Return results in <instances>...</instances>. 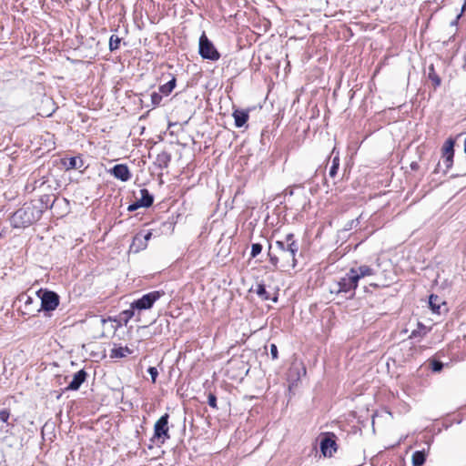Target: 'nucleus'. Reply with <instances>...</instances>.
<instances>
[{"label": "nucleus", "mask_w": 466, "mask_h": 466, "mask_svg": "<svg viewBox=\"0 0 466 466\" xmlns=\"http://www.w3.org/2000/svg\"><path fill=\"white\" fill-rule=\"evenodd\" d=\"M298 252L299 243L295 239L294 234L289 233L284 239L269 244L268 255L274 268L279 265L281 269L286 271L293 269L297 266Z\"/></svg>", "instance_id": "nucleus-1"}, {"label": "nucleus", "mask_w": 466, "mask_h": 466, "mask_svg": "<svg viewBox=\"0 0 466 466\" xmlns=\"http://www.w3.org/2000/svg\"><path fill=\"white\" fill-rule=\"evenodd\" d=\"M42 215V210L32 204H24L22 208L13 213L10 221L16 228H25L37 221Z\"/></svg>", "instance_id": "nucleus-2"}, {"label": "nucleus", "mask_w": 466, "mask_h": 466, "mask_svg": "<svg viewBox=\"0 0 466 466\" xmlns=\"http://www.w3.org/2000/svg\"><path fill=\"white\" fill-rule=\"evenodd\" d=\"M37 297L41 300V307L40 309H35L36 312H39L40 310L44 311H53L55 310L60 301V298L57 293L52 290H48L46 289H40L36 292Z\"/></svg>", "instance_id": "nucleus-3"}, {"label": "nucleus", "mask_w": 466, "mask_h": 466, "mask_svg": "<svg viewBox=\"0 0 466 466\" xmlns=\"http://www.w3.org/2000/svg\"><path fill=\"white\" fill-rule=\"evenodd\" d=\"M357 274L354 271V268H350L336 284L338 287L336 292L350 293L349 299H352L355 295V289L358 287Z\"/></svg>", "instance_id": "nucleus-4"}, {"label": "nucleus", "mask_w": 466, "mask_h": 466, "mask_svg": "<svg viewBox=\"0 0 466 466\" xmlns=\"http://www.w3.org/2000/svg\"><path fill=\"white\" fill-rule=\"evenodd\" d=\"M198 53L204 59L218 61L220 58L219 52L204 32L199 37Z\"/></svg>", "instance_id": "nucleus-5"}, {"label": "nucleus", "mask_w": 466, "mask_h": 466, "mask_svg": "<svg viewBox=\"0 0 466 466\" xmlns=\"http://www.w3.org/2000/svg\"><path fill=\"white\" fill-rule=\"evenodd\" d=\"M164 290H154L143 295L132 302V308L138 310L149 309L154 303L165 295Z\"/></svg>", "instance_id": "nucleus-6"}, {"label": "nucleus", "mask_w": 466, "mask_h": 466, "mask_svg": "<svg viewBox=\"0 0 466 466\" xmlns=\"http://www.w3.org/2000/svg\"><path fill=\"white\" fill-rule=\"evenodd\" d=\"M168 420L169 415L165 413L156 421L154 425V436L152 441L157 439L163 444L166 440L170 439Z\"/></svg>", "instance_id": "nucleus-7"}, {"label": "nucleus", "mask_w": 466, "mask_h": 466, "mask_svg": "<svg viewBox=\"0 0 466 466\" xmlns=\"http://www.w3.org/2000/svg\"><path fill=\"white\" fill-rule=\"evenodd\" d=\"M337 436L333 432L320 434L319 449L325 457H331L337 451Z\"/></svg>", "instance_id": "nucleus-8"}, {"label": "nucleus", "mask_w": 466, "mask_h": 466, "mask_svg": "<svg viewBox=\"0 0 466 466\" xmlns=\"http://www.w3.org/2000/svg\"><path fill=\"white\" fill-rule=\"evenodd\" d=\"M454 146L455 140L452 137L448 138L441 148V157L445 165L443 173L446 174L448 170L452 167L454 157Z\"/></svg>", "instance_id": "nucleus-9"}, {"label": "nucleus", "mask_w": 466, "mask_h": 466, "mask_svg": "<svg viewBox=\"0 0 466 466\" xmlns=\"http://www.w3.org/2000/svg\"><path fill=\"white\" fill-rule=\"evenodd\" d=\"M109 172L114 177L122 182L128 181L132 177L131 172L126 164H116L109 170Z\"/></svg>", "instance_id": "nucleus-10"}, {"label": "nucleus", "mask_w": 466, "mask_h": 466, "mask_svg": "<svg viewBox=\"0 0 466 466\" xmlns=\"http://www.w3.org/2000/svg\"><path fill=\"white\" fill-rule=\"evenodd\" d=\"M87 376L88 374L84 369L78 370L76 373H75L67 387L65 388V390L68 391L79 390L81 385L86 380Z\"/></svg>", "instance_id": "nucleus-11"}, {"label": "nucleus", "mask_w": 466, "mask_h": 466, "mask_svg": "<svg viewBox=\"0 0 466 466\" xmlns=\"http://www.w3.org/2000/svg\"><path fill=\"white\" fill-rule=\"evenodd\" d=\"M61 164L66 168V170L80 169L84 166V161L81 158V157L76 156V157L62 158Z\"/></svg>", "instance_id": "nucleus-12"}, {"label": "nucleus", "mask_w": 466, "mask_h": 466, "mask_svg": "<svg viewBox=\"0 0 466 466\" xmlns=\"http://www.w3.org/2000/svg\"><path fill=\"white\" fill-rule=\"evenodd\" d=\"M232 116L237 127H244L249 118L248 111L244 109H235Z\"/></svg>", "instance_id": "nucleus-13"}, {"label": "nucleus", "mask_w": 466, "mask_h": 466, "mask_svg": "<svg viewBox=\"0 0 466 466\" xmlns=\"http://www.w3.org/2000/svg\"><path fill=\"white\" fill-rule=\"evenodd\" d=\"M18 302L23 304V313L24 314H32L35 311V309L32 308V304L34 303V299L31 296L26 293H22L17 298Z\"/></svg>", "instance_id": "nucleus-14"}, {"label": "nucleus", "mask_w": 466, "mask_h": 466, "mask_svg": "<svg viewBox=\"0 0 466 466\" xmlns=\"http://www.w3.org/2000/svg\"><path fill=\"white\" fill-rule=\"evenodd\" d=\"M171 161V154L167 151H162L157 154L154 162L155 166L159 169L167 168Z\"/></svg>", "instance_id": "nucleus-15"}, {"label": "nucleus", "mask_w": 466, "mask_h": 466, "mask_svg": "<svg viewBox=\"0 0 466 466\" xmlns=\"http://www.w3.org/2000/svg\"><path fill=\"white\" fill-rule=\"evenodd\" d=\"M141 198L137 199L142 208H149L153 205L154 196L147 189H140Z\"/></svg>", "instance_id": "nucleus-16"}, {"label": "nucleus", "mask_w": 466, "mask_h": 466, "mask_svg": "<svg viewBox=\"0 0 466 466\" xmlns=\"http://www.w3.org/2000/svg\"><path fill=\"white\" fill-rule=\"evenodd\" d=\"M255 292L263 300L272 299L274 302L278 301V297L275 296L274 298H271L266 289L265 284L262 282L257 284Z\"/></svg>", "instance_id": "nucleus-17"}, {"label": "nucleus", "mask_w": 466, "mask_h": 466, "mask_svg": "<svg viewBox=\"0 0 466 466\" xmlns=\"http://www.w3.org/2000/svg\"><path fill=\"white\" fill-rule=\"evenodd\" d=\"M354 271L357 274L358 281L366 276H371L375 274L374 269L367 265H361L358 268H354Z\"/></svg>", "instance_id": "nucleus-18"}, {"label": "nucleus", "mask_w": 466, "mask_h": 466, "mask_svg": "<svg viewBox=\"0 0 466 466\" xmlns=\"http://www.w3.org/2000/svg\"><path fill=\"white\" fill-rule=\"evenodd\" d=\"M133 353V350L129 349L128 347H118L114 348L110 351V357L111 358H123L129 354Z\"/></svg>", "instance_id": "nucleus-19"}, {"label": "nucleus", "mask_w": 466, "mask_h": 466, "mask_svg": "<svg viewBox=\"0 0 466 466\" xmlns=\"http://www.w3.org/2000/svg\"><path fill=\"white\" fill-rule=\"evenodd\" d=\"M331 155L333 156L332 164L329 171V175L330 177H335L338 174V170L339 167V152L335 155V149L332 150Z\"/></svg>", "instance_id": "nucleus-20"}, {"label": "nucleus", "mask_w": 466, "mask_h": 466, "mask_svg": "<svg viewBox=\"0 0 466 466\" xmlns=\"http://www.w3.org/2000/svg\"><path fill=\"white\" fill-rule=\"evenodd\" d=\"M176 77L172 76V78L168 82L159 86V92L165 96H168L176 87Z\"/></svg>", "instance_id": "nucleus-21"}, {"label": "nucleus", "mask_w": 466, "mask_h": 466, "mask_svg": "<svg viewBox=\"0 0 466 466\" xmlns=\"http://www.w3.org/2000/svg\"><path fill=\"white\" fill-rule=\"evenodd\" d=\"M426 461V453L425 451H416L412 454V465L413 466H422Z\"/></svg>", "instance_id": "nucleus-22"}, {"label": "nucleus", "mask_w": 466, "mask_h": 466, "mask_svg": "<svg viewBox=\"0 0 466 466\" xmlns=\"http://www.w3.org/2000/svg\"><path fill=\"white\" fill-rule=\"evenodd\" d=\"M429 329L426 326H424L422 323L418 322L417 329L411 331L410 335V339H416V338H423L427 333Z\"/></svg>", "instance_id": "nucleus-23"}, {"label": "nucleus", "mask_w": 466, "mask_h": 466, "mask_svg": "<svg viewBox=\"0 0 466 466\" xmlns=\"http://www.w3.org/2000/svg\"><path fill=\"white\" fill-rule=\"evenodd\" d=\"M428 77L431 80L435 88L441 83V77L435 72L434 66L432 64L428 68Z\"/></svg>", "instance_id": "nucleus-24"}, {"label": "nucleus", "mask_w": 466, "mask_h": 466, "mask_svg": "<svg viewBox=\"0 0 466 466\" xmlns=\"http://www.w3.org/2000/svg\"><path fill=\"white\" fill-rule=\"evenodd\" d=\"M429 304L431 309L435 313H440L441 299L437 295L431 294L429 298Z\"/></svg>", "instance_id": "nucleus-25"}, {"label": "nucleus", "mask_w": 466, "mask_h": 466, "mask_svg": "<svg viewBox=\"0 0 466 466\" xmlns=\"http://www.w3.org/2000/svg\"><path fill=\"white\" fill-rule=\"evenodd\" d=\"M429 365L433 372H441L443 370L444 363L439 360L431 359L429 360Z\"/></svg>", "instance_id": "nucleus-26"}, {"label": "nucleus", "mask_w": 466, "mask_h": 466, "mask_svg": "<svg viewBox=\"0 0 466 466\" xmlns=\"http://www.w3.org/2000/svg\"><path fill=\"white\" fill-rule=\"evenodd\" d=\"M121 38L116 35H112L109 38V49L110 51H116L119 48Z\"/></svg>", "instance_id": "nucleus-27"}, {"label": "nucleus", "mask_w": 466, "mask_h": 466, "mask_svg": "<svg viewBox=\"0 0 466 466\" xmlns=\"http://www.w3.org/2000/svg\"><path fill=\"white\" fill-rule=\"evenodd\" d=\"M262 251V245L260 243H254L251 246L250 257L252 258H256Z\"/></svg>", "instance_id": "nucleus-28"}, {"label": "nucleus", "mask_w": 466, "mask_h": 466, "mask_svg": "<svg viewBox=\"0 0 466 466\" xmlns=\"http://www.w3.org/2000/svg\"><path fill=\"white\" fill-rule=\"evenodd\" d=\"M135 309H133L131 307L129 309L124 310L121 313V316H122V318H123V319L125 320L126 323L134 316Z\"/></svg>", "instance_id": "nucleus-29"}, {"label": "nucleus", "mask_w": 466, "mask_h": 466, "mask_svg": "<svg viewBox=\"0 0 466 466\" xmlns=\"http://www.w3.org/2000/svg\"><path fill=\"white\" fill-rule=\"evenodd\" d=\"M208 405L213 408V409H218V405H217V396L212 393V392H209L208 395Z\"/></svg>", "instance_id": "nucleus-30"}, {"label": "nucleus", "mask_w": 466, "mask_h": 466, "mask_svg": "<svg viewBox=\"0 0 466 466\" xmlns=\"http://www.w3.org/2000/svg\"><path fill=\"white\" fill-rule=\"evenodd\" d=\"M162 101V96L157 92H153L151 94V102L153 106H158Z\"/></svg>", "instance_id": "nucleus-31"}, {"label": "nucleus", "mask_w": 466, "mask_h": 466, "mask_svg": "<svg viewBox=\"0 0 466 466\" xmlns=\"http://www.w3.org/2000/svg\"><path fill=\"white\" fill-rule=\"evenodd\" d=\"M147 372L151 377L152 382L155 383L158 376V371L156 367H149Z\"/></svg>", "instance_id": "nucleus-32"}, {"label": "nucleus", "mask_w": 466, "mask_h": 466, "mask_svg": "<svg viewBox=\"0 0 466 466\" xmlns=\"http://www.w3.org/2000/svg\"><path fill=\"white\" fill-rule=\"evenodd\" d=\"M359 223H360V218H357L355 219H351L350 221H349L347 223L345 229L346 230H350L353 228H356L359 225Z\"/></svg>", "instance_id": "nucleus-33"}, {"label": "nucleus", "mask_w": 466, "mask_h": 466, "mask_svg": "<svg viewBox=\"0 0 466 466\" xmlns=\"http://www.w3.org/2000/svg\"><path fill=\"white\" fill-rule=\"evenodd\" d=\"M10 416V412L8 410L4 409L0 410V420L3 422H7Z\"/></svg>", "instance_id": "nucleus-34"}, {"label": "nucleus", "mask_w": 466, "mask_h": 466, "mask_svg": "<svg viewBox=\"0 0 466 466\" xmlns=\"http://www.w3.org/2000/svg\"><path fill=\"white\" fill-rule=\"evenodd\" d=\"M270 355L272 360H277L279 358V350L276 344H270Z\"/></svg>", "instance_id": "nucleus-35"}, {"label": "nucleus", "mask_w": 466, "mask_h": 466, "mask_svg": "<svg viewBox=\"0 0 466 466\" xmlns=\"http://www.w3.org/2000/svg\"><path fill=\"white\" fill-rule=\"evenodd\" d=\"M151 236H152V233H151V232H147V233H146L144 236H141L140 234H137V235L135 237L134 241H135V242H136V241H140V240H141V238H144V240H145V242H147V240H149V239H150Z\"/></svg>", "instance_id": "nucleus-36"}, {"label": "nucleus", "mask_w": 466, "mask_h": 466, "mask_svg": "<svg viewBox=\"0 0 466 466\" xmlns=\"http://www.w3.org/2000/svg\"><path fill=\"white\" fill-rule=\"evenodd\" d=\"M139 208H142V207L139 205V202L137 200L128 206L127 210L132 212V211L137 210Z\"/></svg>", "instance_id": "nucleus-37"}, {"label": "nucleus", "mask_w": 466, "mask_h": 466, "mask_svg": "<svg viewBox=\"0 0 466 466\" xmlns=\"http://www.w3.org/2000/svg\"><path fill=\"white\" fill-rule=\"evenodd\" d=\"M419 167H420V166H419L418 162L413 161V162L410 163L411 170L417 171L419 169Z\"/></svg>", "instance_id": "nucleus-38"}, {"label": "nucleus", "mask_w": 466, "mask_h": 466, "mask_svg": "<svg viewBox=\"0 0 466 466\" xmlns=\"http://www.w3.org/2000/svg\"><path fill=\"white\" fill-rule=\"evenodd\" d=\"M440 167H441V164H440V162H439V163L436 165V167H435V169H434L433 173H439V172H440Z\"/></svg>", "instance_id": "nucleus-39"}, {"label": "nucleus", "mask_w": 466, "mask_h": 466, "mask_svg": "<svg viewBox=\"0 0 466 466\" xmlns=\"http://www.w3.org/2000/svg\"><path fill=\"white\" fill-rule=\"evenodd\" d=\"M465 9H466V0L461 7V13L464 12Z\"/></svg>", "instance_id": "nucleus-40"}]
</instances>
